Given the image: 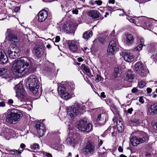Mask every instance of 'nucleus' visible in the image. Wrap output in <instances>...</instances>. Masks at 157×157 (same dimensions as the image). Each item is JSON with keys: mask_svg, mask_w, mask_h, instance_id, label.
Instances as JSON below:
<instances>
[{"mask_svg": "<svg viewBox=\"0 0 157 157\" xmlns=\"http://www.w3.org/2000/svg\"><path fill=\"white\" fill-rule=\"evenodd\" d=\"M101 76L99 75H97L96 77L95 80V81L97 82H98L100 81H101Z\"/></svg>", "mask_w": 157, "mask_h": 157, "instance_id": "37998d69", "label": "nucleus"}, {"mask_svg": "<svg viewBox=\"0 0 157 157\" xmlns=\"http://www.w3.org/2000/svg\"><path fill=\"white\" fill-rule=\"evenodd\" d=\"M108 10L110 11H114V9L115 8V7H112L108 6L107 7Z\"/></svg>", "mask_w": 157, "mask_h": 157, "instance_id": "8fccbe9b", "label": "nucleus"}, {"mask_svg": "<svg viewBox=\"0 0 157 157\" xmlns=\"http://www.w3.org/2000/svg\"><path fill=\"white\" fill-rule=\"evenodd\" d=\"M101 96L103 98H105L106 97V95H105V93L104 92L101 93Z\"/></svg>", "mask_w": 157, "mask_h": 157, "instance_id": "4d7b16f0", "label": "nucleus"}, {"mask_svg": "<svg viewBox=\"0 0 157 157\" xmlns=\"http://www.w3.org/2000/svg\"><path fill=\"white\" fill-rule=\"evenodd\" d=\"M150 0H140L138 2L140 3H144L147 2H148Z\"/></svg>", "mask_w": 157, "mask_h": 157, "instance_id": "6e6d98bb", "label": "nucleus"}, {"mask_svg": "<svg viewBox=\"0 0 157 157\" xmlns=\"http://www.w3.org/2000/svg\"><path fill=\"white\" fill-rule=\"evenodd\" d=\"M123 57L125 60L128 62H132L134 60L132 54L128 52H125L124 54Z\"/></svg>", "mask_w": 157, "mask_h": 157, "instance_id": "aec40b11", "label": "nucleus"}, {"mask_svg": "<svg viewBox=\"0 0 157 157\" xmlns=\"http://www.w3.org/2000/svg\"><path fill=\"white\" fill-rule=\"evenodd\" d=\"M76 127L79 131L83 132H89L92 129V124L84 120H81L78 121Z\"/></svg>", "mask_w": 157, "mask_h": 157, "instance_id": "39448f33", "label": "nucleus"}, {"mask_svg": "<svg viewBox=\"0 0 157 157\" xmlns=\"http://www.w3.org/2000/svg\"><path fill=\"white\" fill-rule=\"evenodd\" d=\"M115 2V0H110L109 1V4H114Z\"/></svg>", "mask_w": 157, "mask_h": 157, "instance_id": "e2e57ef3", "label": "nucleus"}, {"mask_svg": "<svg viewBox=\"0 0 157 157\" xmlns=\"http://www.w3.org/2000/svg\"><path fill=\"white\" fill-rule=\"evenodd\" d=\"M19 52L20 50L17 46L15 44H11L8 48V54L10 58L15 59L18 56Z\"/></svg>", "mask_w": 157, "mask_h": 157, "instance_id": "6e6552de", "label": "nucleus"}, {"mask_svg": "<svg viewBox=\"0 0 157 157\" xmlns=\"http://www.w3.org/2000/svg\"><path fill=\"white\" fill-rule=\"evenodd\" d=\"M44 154V155L47 156V157H52V155L50 153L45 152Z\"/></svg>", "mask_w": 157, "mask_h": 157, "instance_id": "09e8293b", "label": "nucleus"}, {"mask_svg": "<svg viewBox=\"0 0 157 157\" xmlns=\"http://www.w3.org/2000/svg\"><path fill=\"white\" fill-rule=\"evenodd\" d=\"M117 47L116 43L113 40L111 41L109 43L107 52L109 54H113L117 51Z\"/></svg>", "mask_w": 157, "mask_h": 157, "instance_id": "9b49d317", "label": "nucleus"}, {"mask_svg": "<svg viewBox=\"0 0 157 157\" xmlns=\"http://www.w3.org/2000/svg\"><path fill=\"white\" fill-rule=\"evenodd\" d=\"M156 45V43L155 42H153L150 45V47L152 48V47H155Z\"/></svg>", "mask_w": 157, "mask_h": 157, "instance_id": "5fc2aeb1", "label": "nucleus"}, {"mask_svg": "<svg viewBox=\"0 0 157 157\" xmlns=\"http://www.w3.org/2000/svg\"><path fill=\"white\" fill-rule=\"evenodd\" d=\"M126 40L128 44H131L134 41V38L130 34H127L125 36Z\"/></svg>", "mask_w": 157, "mask_h": 157, "instance_id": "393cba45", "label": "nucleus"}, {"mask_svg": "<svg viewBox=\"0 0 157 157\" xmlns=\"http://www.w3.org/2000/svg\"><path fill=\"white\" fill-rule=\"evenodd\" d=\"M67 45L70 49L73 52L77 53L78 48L75 41L73 40L67 41Z\"/></svg>", "mask_w": 157, "mask_h": 157, "instance_id": "dca6fc26", "label": "nucleus"}, {"mask_svg": "<svg viewBox=\"0 0 157 157\" xmlns=\"http://www.w3.org/2000/svg\"><path fill=\"white\" fill-rule=\"evenodd\" d=\"M26 86L33 94H36L39 88L38 81L36 76L33 75L30 76L26 82Z\"/></svg>", "mask_w": 157, "mask_h": 157, "instance_id": "20e7f679", "label": "nucleus"}, {"mask_svg": "<svg viewBox=\"0 0 157 157\" xmlns=\"http://www.w3.org/2000/svg\"><path fill=\"white\" fill-rule=\"evenodd\" d=\"M25 147V145L23 144H21L20 145V147L21 148H23Z\"/></svg>", "mask_w": 157, "mask_h": 157, "instance_id": "774afa93", "label": "nucleus"}, {"mask_svg": "<svg viewBox=\"0 0 157 157\" xmlns=\"http://www.w3.org/2000/svg\"><path fill=\"white\" fill-rule=\"evenodd\" d=\"M83 105L78 103H75L67 109V115L69 118L73 119L82 113L83 109Z\"/></svg>", "mask_w": 157, "mask_h": 157, "instance_id": "7ed1b4c3", "label": "nucleus"}, {"mask_svg": "<svg viewBox=\"0 0 157 157\" xmlns=\"http://www.w3.org/2000/svg\"><path fill=\"white\" fill-rule=\"evenodd\" d=\"M119 13H120L119 15L120 16H123L124 14V13H125V12H124V10H120L119 12Z\"/></svg>", "mask_w": 157, "mask_h": 157, "instance_id": "a18cd8bd", "label": "nucleus"}, {"mask_svg": "<svg viewBox=\"0 0 157 157\" xmlns=\"http://www.w3.org/2000/svg\"><path fill=\"white\" fill-rule=\"evenodd\" d=\"M77 141V140H75L74 138L71 136H69L66 140L67 144L71 145H73L74 144H75Z\"/></svg>", "mask_w": 157, "mask_h": 157, "instance_id": "5701e85b", "label": "nucleus"}, {"mask_svg": "<svg viewBox=\"0 0 157 157\" xmlns=\"http://www.w3.org/2000/svg\"><path fill=\"white\" fill-rule=\"evenodd\" d=\"M51 147L57 150L61 151L63 150L64 146L60 144H57L56 143L52 144L51 145Z\"/></svg>", "mask_w": 157, "mask_h": 157, "instance_id": "b1692460", "label": "nucleus"}, {"mask_svg": "<svg viewBox=\"0 0 157 157\" xmlns=\"http://www.w3.org/2000/svg\"><path fill=\"white\" fill-rule=\"evenodd\" d=\"M6 35V39L11 42L16 43L19 42L20 40L19 37L12 34V31L10 29L7 30Z\"/></svg>", "mask_w": 157, "mask_h": 157, "instance_id": "1a4fd4ad", "label": "nucleus"}, {"mask_svg": "<svg viewBox=\"0 0 157 157\" xmlns=\"http://www.w3.org/2000/svg\"><path fill=\"white\" fill-rule=\"evenodd\" d=\"M48 16V13L47 11L45 10L40 11L38 14V21L40 22L44 21L47 19Z\"/></svg>", "mask_w": 157, "mask_h": 157, "instance_id": "4468645a", "label": "nucleus"}, {"mask_svg": "<svg viewBox=\"0 0 157 157\" xmlns=\"http://www.w3.org/2000/svg\"><path fill=\"white\" fill-rule=\"evenodd\" d=\"M31 148L32 149L37 150L39 149V146L38 144H35L31 146Z\"/></svg>", "mask_w": 157, "mask_h": 157, "instance_id": "e433bc0d", "label": "nucleus"}, {"mask_svg": "<svg viewBox=\"0 0 157 157\" xmlns=\"http://www.w3.org/2000/svg\"><path fill=\"white\" fill-rule=\"evenodd\" d=\"M10 153H5V154H8L10 155H19L20 154L21 152V151H19L15 149L11 150V151H10Z\"/></svg>", "mask_w": 157, "mask_h": 157, "instance_id": "7c9ffc66", "label": "nucleus"}, {"mask_svg": "<svg viewBox=\"0 0 157 157\" xmlns=\"http://www.w3.org/2000/svg\"><path fill=\"white\" fill-rule=\"evenodd\" d=\"M126 98L129 99H131L132 98V95L131 94H128L126 96Z\"/></svg>", "mask_w": 157, "mask_h": 157, "instance_id": "052dcab7", "label": "nucleus"}, {"mask_svg": "<svg viewBox=\"0 0 157 157\" xmlns=\"http://www.w3.org/2000/svg\"><path fill=\"white\" fill-rule=\"evenodd\" d=\"M157 113V103H154L150 106L147 111L148 115H153Z\"/></svg>", "mask_w": 157, "mask_h": 157, "instance_id": "f3484780", "label": "nucleus"}, {"mask_svg": "<svg viewBox=\"0 0 157 157\" xmlns=\"http://www.w3.org/2000/svg\"><path fill=\"white\" fill-rule=\"evenodd\" d=\"M64 85L70 91H72L75 88V85L73 82H64Z\"/></svg>", "mask_w": 157, "mask_h": 157, "instance_id": "412c9836", "label": "nucleus"}, {"mask_svg": "<svg viewBox=\"0 0 157 157\" xmlns=\"http://www.w3.org/2000/svg\"><path fill=\"white\" fill-rule=\"evenodd\" d=\"M133 78V76L131 72L128 71L126 76L127 80L129 82H131L132 81Z\"/></svg>", "mask_w": 157, "mask_h": 157, "instance_id": "c85d7f7f", "label": "nucleus"}, {"mask_svg": "<svg viewBox=\"0 0 157 157\" xmlns=\"http://www.w3.org/2000/svg\"><path fill=\"white\" fill-rule=\"evenodd\" d=\"M34 50L36 55L38 56H41L43 53V49L41 45L35 46L34 47Z\"/></svg>", "mask_w": 157, "mask_h": 157, "instance_id": "a211bd4d", "label": "nucleus"}, {"mask_svg": "<svg viewBox=\"0 0 157 157\" xmlns=\"http://www.w3.org/2000/svg\"><path fill=\"white\" fill-rule=\"evenodd\" d=\"M137 89L136 88H133L132 90V93H135L136 92Z\"/></svg>", "mask_w": 157, "mask_h": 157, "instance_id": "0e129e2a", "label": "nucleus"}, {"mask_svg": "<svg viewBox=\"0 0 157 157\" xmlns=\"http://www.w3.org/2000/svg\"><path fill=\"white\" fill-rule=\"evenodd\" d=\"M51 66L52 67V69H49L48 67H46L45 69L48 71H52L54 76L56 77V75L57 74V72H58V70L57 69V71H56V69L54 67V64H52Z\"/></svg>", "mask_w": 157, "mask_h": 157, "instance_id": "bb28decb", "label": "nucleus"}, {"mask_svg": "<svg viewBox=\"0 0 157 157\" xmlns=\"http://www.w3.org/2000/svg\"><path fill=\"white\" fill-rule=\"evenodd\" d=\"M36 128L39 136H42L45 132V127L44 124L40 123H37L36 125Z\"/></svg>", "mask_w": 157, "mask_h": 157, "instance_id": "ddd939ff", "label": "nucleus"}, {"mask_svg": "<svg viewBox=\"0 0 157 157\" xmlns=\"http://www.w3.org/2000/svg\"><path fill=\"white\" fill-rule=\"evenodd\" d=\"M22 116L23 114L20 110L17 109H13L8 112L6 121L10 124H14L20 121Z\"/></svg>", "mask_w": 157, "mask_h": 157, "instance_id": "f03ea898", "label": "nucleus"}, {"mask_svg": "<svg viewBox=\"0 0 157 157\" xmlns=\"http://www.w3.org/2000/svg\"><path fill=\"white\" fill-rule=\"evenodd\" d=\"M2 56H3L4 57L6 58V53L4 50L2 48H0V57H2Z\"/></svg>", "mask_w": 157, "mask_h": 157, "instance_id": "ea45409f", "label": "nucleus"}, {"mask_svg": "<svg viewBox=\"0 0 157 157\" xmlns=\"http://www.w3.org/2000/svg\"><path fill=\"white\" fill-rule=\"evenodd\" d=\"M87 14L93 19L98 18L99 17L100 15L98 11L94 10L89 11L87 13Z\"/></svg>", "mask_w": 157, "mask_h": 157, "instance_id": "6ab92c4d", "label": "nucleus"}, {"mask_svg": "<svg viewBox=\"0 0 157 157\" xmlns=\"http://www.w3.org/2000/svg\"><path fill=\"white\" fill-rule=\"evenodd\" d=\"M127 19H128L129 21L131 22H132L133 24H135V20L134 19H132V18H131L129 16H128L127 17Z\"/></svg>", "mask_w": 157, "mask_h": 157, "instance_id": "79ce46f5", "label": "nucleus"}, {"mask_svg": "<svg viewBox=\"0 0 157 157\" xmlns=\"http://www.w3.org/2000/svg\"><path fill=\"white\" fill-rule=\"evenodd\" d=\"M94 143L91 141H88L83 148V150L86 154L92 155L96 151Z\"/></svg>", "mask_w": 157, "mask_h": 157, "instance_id": "0eeeda50", "label": "nucleus"}, {"mask_svg": "<svg viewBox=\"0 0 157 157\" xmlns=\"http://www.w3.org/2000/svg\"><path fill=\"white\" fill-rule=\"evenodd\" d=\"M8 103L10 105H12L13 103V101L12 99H9L8 100Z\"/></svg>", "mask_w": 157, "mask_h": 157, "instance_id": "c03bdc74", "label": "nucleus"}, {"mask_svg": "<svg viewBox=\"0 0 157 157\" xmlns=\"http://www.w3.org/2000/svg\"><path fill=\"white\" fill-rule=\"evenodd\" d=\"M143 45L142 44H139L136 47L133 49L134 51H139L141 50L142 48Z\"/></svg>", "mask_w": 157, "mask_h": 157, "instance_id": "4c0bfd02", "label": "nucleus"}, {"mask_svg": "<svg viewBox=\"0 0 157 157\" xmlns=\"http://www.w3.org/2000/svg\"><path fill=\"white\" fill-rule=\"evenodd\" d=\"M107 118V113H102L98 115L97 119V121L99 122V124H104Z\"/></svg>", "mask_w": 157, "mask_h": 157, "instance_id": "2eb2a0df", "label": "nucleus"}, {"mask_svg": "<svg viewBox=\"0 0 157 157\" xmlns=\"http://www.w3.org/2000/svg\"><path fill=\"white\" fill-rule=\"evenodd\" d=\"M95 2L99 6L101 5L102 3V2L101 0L96 1Z\"/></svg>", "mask_w": 157, "mask_h": 157, "instance_id": "de8ad7c7", "label": "nucleus"}, {"mask_svg": "<svg viewBox=\"0 0 157 157\" xmlns=\"http://www.w3.org/2000/svg\"><path fill=\"white\" fill-rule=\"evenodd\" d=\"M33 59L30 58L21 57L16 59L13 65L14 74L20 76H24L33 72L35 69L32 67Z\"/></svg>", "mask_w": 157, "mask_h": 157, "instance_id": "f257e3e1", "label": "nucleus"}, {"mask_svg": "<svg viewBox=\"0 0 157 157\" xmlns=\"http://www.w3.org/2000/svg\"><path fill=\"white\" fill-rule=\"evenodd\" d=\"M144 40L143 38H141L140 40V44L143 45L144 44Z\"/></svg>", "mask_w": 157, "mask_h": 157, "instance_id": "69168bd1", "label": "nucleus"}, {"mask_svg": "<svg viewBox=\"0 0 157 157\" xmlns=\"http://www.w3.org/2000/svg\"><path fill=\"white\" fill-rule=\"evenodd\" d=\"M19 10H20V8H19V7H18V6H17L15 8L14 11L15 12L17 13V12H18L19 11Z\"/></svg>", "mask_w": 157, "mask_h": 157, "instance_id": "13d9d810", "label": "nucleus"}, {"mask_svg": "<svg viewBox=\"0 0 157 157\" xmlns=\"http://www.w3.org/2000/svg\"><path fill=\"white\" fill-rule=\"evenodd\" d=\"M133 111V109L132 108H131L130 109H129L128 110L127 112L128 113H132V111Z\"/></svg>", "mask_w": 157, "mask_h": 157, "instance_id": "bf43d9fd", "label": "nucleus"}, {"mask_svg": "<svg viewBox=\"0 0 157 157\" xmlns=\"http://www.w3.org/2000/svg\"><path fill=\"white\" fill-rule=\"evenodd\" d=\"M118 116L119 115H118V117H117L116 118V119H115L116 120V121L117 125L118 124H123L122 119L121 118H120V117Z\"/></svg>", "mask_w": 157, "mask_h": 157, "instance_id": "473e14b6", "label": "nucleus"}, {"mask_svg": "<svg viewBox=\"0 0 157 157\" xmlns=\"http://www.w3.org/2000/svg\"><path fill=\"white\" fill-rule=\"evenodd\" d=\"M3 56L0 57V63L2 64H5L6 63L8 60V58L6 54V58L4 57Z\"/></svg>", "mask_w": 157, "mask_h": 157, "instance_id": "c756f323", "label": "nucleus"}, {"mask_svg": "<svg viewBox=\"0 0 157 157\" xmlns=\"http://www.w3.org/2000/svg\"><path fill=\"white\" fill-rule=\"evenodd\" d=\"M95 41L97 42H99L101 43H104L106 42V40L103 37H100L97 38Z\"/></svg>", "mask_w": 157, "mask_h": 157, "instance_id": "2f4dec72", "label": "nucleus"}, {"mask_svg": "<svg viewBox=\"0 0 157 157\" xmlns=\"http://www.w3.org/2000/svg\"><path fill=\"white\" fill-rule=\"evenodd\" d=\"M93 35V32L92 31H90L88 32V31L85 32L83 35V38L86 40H87L89 38L91 37Z\"/></svg>", "mask_w": 157, "mask_h": 157, "instance_id": "a878e982", "label": "nucleus"}, {"mask_svg": "<svg viewBox=\"0 0 157 157\" xmlns=\"http://www.w3.org/2000/svg\"><path fill=\"white\" fill-rule=\"evenodd\" d=\"M66 86H65L64 83L63 85H62L58 87V91L60 95L64 92L66 91Z\"/></svg>", "mask_w": 157, "mask_h": 157, "instance_id": "cd10ccee", "label": "nucleus"}, {"mask_svg": "<svg viewBox=\"0 0 157 157\" xmlns=\"http://www.w3.org/2000/svg\"><path fill=\"white\" fill-rule=\"evenodd\" d=\"M78 60L79 62H81L83 61V59L82 57H79L78 58Z\"/></svg>", "mask_w": 157, "mask_h": 157, "instance_id": "338daca9", "label": "nucleus"}, {"mask_svg": "<svg viewBox=\"0 0 157 157\" xmlns=\"http://www.w3.org/2000/svg\"><path fill=\"white\" fill-rule=\"evenodd\" d=\"M146 85V82L144 81H141L139 84V86L140 88H143Z\"/></svg>", "mask_w": 157, "mask_h": 157, "instance_id": "58836bf2", "label": "nucleus"}, {"mask_svg": "<svg viewBox=\"0 0 157 157\" xmlns=\"http://www.w3.org/2000/svg\"><path fill=\"white\" fill-rule=\"evenodd\" d=\"M118 150L119 152H123V149L121 147L119 146L118 148Z\"/></svg>", "mask_w": 157, "mask_h": 157, "instance_id": "680f3d73", "label": "nucleus"}, {"mask_svg": "<svg viewBox=\"0 0 157 157\" xmlns=\"http://www.w3.org/2000/svg\"><path fill=\"white\" fill-rule=\"evenodd\" d=\"M81 68L83 69L84 71L87 73H89L90 72V70L88 67L86 66L84 64H82L81 66Z\"/></svg>", "mask_w": 157, "mask_h": 157, "instance_id": "72a5a7b5", "label": "nucleus"}, {"mask_svg": "<svg viewBox=\"0 0 157 157\" xmlns=\"http://www.w3.org/2000/svg\"><path fill=\"white\" fill-rule=\"evenodd\" d=\"M6 105V104L4 101H2L0 102V107H4Z\"/></svg>", "mask_w": 157, "mask_h": 157, "instance_id": "49530a36", "label": "nucleus"}, {"mask_svg": "<svg viewBox=\"0 0 157 157\" xmlns=\"http://www.w3.org/2000/svg\"><path fill=\"white\" fill-rule=\"evenodd\" d=\"M148 138L145 133H143V136L140 137L133 136L130 139V141L132 145L136 146L139 144L144 143L148 140Z\"/></svg>", "mask_w": 157, "mask_h": 157, "instance_id": "423d86ee", "label": "nucleus"}, {"mask_svg": "<svg viewBox=\"0 0 157 157\" xmlns=\"http://www.w3.org/2000/svg\"><path fill=\"white\" fill-rule=\"evenodd\" d=\"M78 10L76 9H75L74 10H73L72 11V13L73 14H77L78 13Z\"/></svg>", "mask_w": 157, "mask_h": 157, "instance_id": "864d4df0", "label": "nucleus"}, {"mask_svg": "<svg viewBox=\"0 0 157 157\" xmlns=\"http://www.w3.org/2000/svg\"><path fill=\"white\" fill-rule=\"evenodd\" d=\"M117 126L118 130L120 132H121L123 131L124 127L123 124H118L117 125Z\"/></svg>", "mask_w": 157, "mask_h": 157, "instance_id": "f704fd0d", "label": "nucleus"}, {"mask_svg": "<svg viewBox=\"0 0 157 157\" xmlns=\"http://www.w3.org/2000/svg\"><path fill=\"white\" fill-rule=\"evenodd\" d=\"M135 71L138 75L141 77L144 76V70L143 65L141 62H138L135 65Z\"/></svg>", "mask_w": 157, "mask_h": 157, "instance_id": "f8f14e48", "label": "nucleus"}, {"mask_svg": "<svg viewBox=\"0 0 157 157\" xmlns=\"http://www.w3.org/2000/svg\"><path fill=\"white\" fill-rule=\"evenodd\" d=\"M6 69L4 68H0V75L2 76L4 75L6 72Z\"/></svg>", "mask_w": 157, "mask_h": 157, "instance_id": "a19ab883", "label": "nucleus"}, {"mask_svg": "<svg viewBox=\"0 0 157 157\" xmlns=\"http://www.w3.org/2000/svg\"><path fill=\"white\" fill-rule=\"evenodd\" d=\"M55 42H59L60 40V38L59 36H57L56 37Z\"/></svg>", "mask_w": 157, "mask_h": 157, "instance_id": "3c124183", "label": "nucleus"}, {"mask_svg": "<svg viewBox=\"0 0 157 157\" xmlns=\"http://www.w3.org/2000/svg\"><path fill=\"white\" fill-rule=\"evenodd\" d=\"M119 69L118 67H116L114 69V76L115 77H117L118 76V75L119 74Z\"/></svg>", "mask_w": 157, "mask_h": 157, "instance_id": "c9c22d12", "label": "nucleus"}, {"mask_svg": "<svg viewBox=\"0 0 157 157\" xmlns=\"http://www.w3.org/2000/svg\"><path fill=\"white\" fill-rule=\"evenodd\" d=\"M60 96L62 98L65 100H67L74 97L75 95L74 94H70L68 93L67 92V91H66L61 94Z\"/></svg>", "mask_w": 157, "mask_h": 157, "instance_id": "4be33fe9", "label": "nucleus"}, {"mask_svg": "<svg viewBox=\"0 0 157 157\" xmlns=\"http://www.w3.org/2000/svg\"><path fill=\"white\" fill-rule=\"evenodd\" d=\"M14 89L17 96L21 97L22 98H24L26 96V94L21 83H19L17 85L14 87Z\"/></svg>", "mask_w": 157, "mask_h": 157, "instance_id": "9d476101", "label": "nucleus"}, {"mask_svg": "<svg viewBox=\"0 0 157 157\" xmlns=\"http://www.w3.org/2000/svg\"><path fill=\"white\" fill-rule=\"evenodd\" d=\"M139 101L142 104L144 102V101L143 99V98L141 97L139 98Z\"/></svg>", "mask_w": 157, "mask_h": 157, "instance_id": "603ef678", "label": "nucleus"}]
</instances>
